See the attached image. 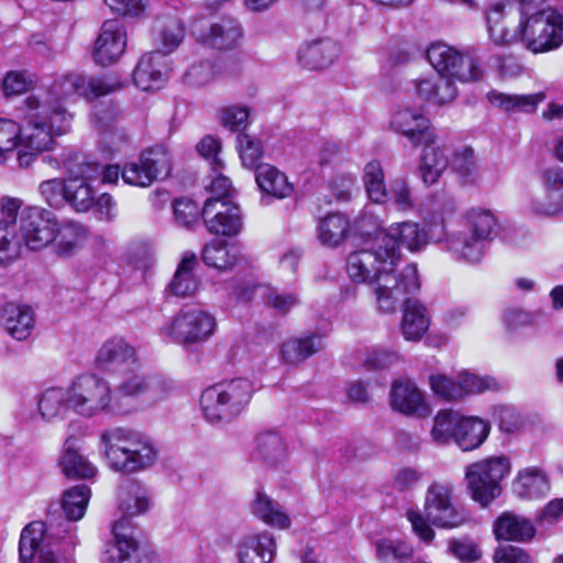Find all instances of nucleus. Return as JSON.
<instances>
[{
  "label": "nucleus",
  "instance_id": "nucleus-25",
  "mask_svg": "<svg viewBox=\"0 0 563 563\" xmlns=\"http://www.w3.org/2000/svg\"><path fill=\"white\" fill-rule=\"evenodd\" d=\"M389 401L395 411L405 416L426 418L431 412L424 393L409 378H399L393 382Z\"/></svg>",
  "mask_w": 563,
  "mask_h": 563
},
{
  "label": "nucleus",
  "instance_id": "nucleus-20",
  "mask_svg": "<svg viewBox=\"0 0 563 563\" xmlns=\"http://www.w3.org/2000/svg\"><path fill=\"white\" fill-rule=\"evenodd\" d=\"M95 364L103 373L118 375L140 367V360L133 345L123 338L113 336L102 343L96 355Z\"/></svg>",
  "mask_w": 563,
  "mask_h": 563
},
{
  "label": "nucleus",
  "instance_id": "nucleus-40",
  "mask_svg": "<svg viewBox=\"0 0 563 563\" xmlns=\"http://www.w3.org/2000/svg\"><path fill=\"white\" fill-rule=\"evenodd\" d=\"M37 407L45 421L63 420L71 410L69 388L51 387L45 389L38 398Z\"/></svg>",
  "mask_w": 563,
  "mask_h": 563
},
{
  "label": "nucleus",
  "instance_id": "nucleus-5",
  "mask_svg": "<svg viewBox=\"0 0 563 563\" xmlns=\"http://www.w3.org/2000/svg\"><path fill=\"white\" fill-rule=\"evenodd\" d=\"M520 22L515 27L516 43L522 42L533 53L555 49L563 44L562 15L552 9L534 11L543 0H515Z\"/></svg>",
  "mask_w": 563,
  "mask_h": 563
},
{
  "label": "nucleus",
  "instance_id": "nucleus-6",
  "mask_svg": "<svg viewBox=\"0 0 563 563\" xmlns=\"http://www.w3.org/2000/svg\"><path fill=\"white\" fill-rule=\"evenodd\" d=\"M148 508V494L139 483L129 482L120 487L119 510L122 518L112 526L115 542L106 550L104 563H125L131 560L139 544L133 536L130 518L146 512Z\"/></svg>",
  "mask_w": 563,
  "mask_h": 563
},
{
  "label": "nucleus",
  "instance_id": "nucleus-47",
  "mask_svg": "<svg viewBox=\"0 0 563 563\" xmlns=\"http://www.w3.org/2000/svg\"><path fill=\"white\" fill-rule=\"evenodd\" d=\"M196 265L197 257L194 253L184 255L169 284V289L175 296L188 297L195 294L198 288V279L194 274Z\"/></svg>",
  "mask_w": 563,
  "mask_h": 563
},
{
  "label": "nucleus",
  "instance_id": "nucleus-18",
  "mask_svg": "<svg viewBox=\"0 0 563 563\" xmlns=\"http://www.w3.org/2000/svg\"><path fill=\"white\" fill-rule=\"evenodd\" d=\"M99 164L82 158L78 166L67 165L70 177L66 186V203L77 212H87L95 205V191L89 179L97 176Z\"/></svg>",
  "mask_w": 563,
  "mask_h": 563
},
{
  "label": "nucleus",
  "instance_id": "nucleus-37",
  "mask_svg": "<svg viewBox=\"0 0 563 563\" xmlns=\"http://www.w3.org/2000/svg\"><path fill=\"white\" fill-rule=\"evenodd\" d=\"M515 4L511 1L499 0L490 3L486 9V22L490 40L497 45H511L516 43L515 29L509 30L503 21L511 13Z\"/></svg>",
  "mask_w": 563,
  "mask_h": 563
},
{
  "label": "nucleus",
  "instance_id": "nucleus-17",
  "mask_svg": "<svg viewBox=\"0 0 563 563\" xmlns=\"http://www.w3.org/2000/svg\"><path fill=\"white\" fill-rule=\"evenodd\" d=\"M453 486L450 483L433 482L427 489L424 511L429 521L441 528L461 526L465 517L452 500Z\"/></svg>",
  "mask_w": 563,
  "mask_h": 563
},
{
  "label": "nucleus",
  "instance_id": "nucleus-31",
  "mask_svg": "<svg viewBox=\"0 0 563 563\" xmlns=\"http://www.w3.org/2000/svg\"><path fill=\"white\" fill-rule=\"evenodd\" d=\"M185 37V26L183 22L170 15L157 16L152 27L153 44L157 53L165 58L166 55L178 48Z\"/></svg>",
  "mask_w": 563,
  "mask_h": 563
},
{
  "label": "nucleus",
  "instance_id": "nucleus-48",
  "mask_svg": "<svg viewBox=\"0 0 563 563\" xmlns=\"http://www.w3.org/2000/svg\"><path fill=\"white\" fill-rule=\"evenodd\" d=\"M253 512L266 525L278 529H286L291 522L283 506L261 492L253 503Z\"/></svg>",
  "mask_w": 563,
  "mask_h": 563
},
{
  "label": "nucleus",
  "instance_id": "nucleus-23",
  "mask_svg": "<svg viewBox=\"0 0 563 563\" xmlns=\"http://www.w3.org/2000/svg\"><path fill=\"white\" fill-rule=\"evenodd\" d=\"M23 201L19 198L3 197L0 209L3 222H0V264H8L18 258L22 247L18 233V212Z\"/></svg>",
  "mask_w": 563,
  "mask_h": 563
},
{
  "label": "nucleus",
  "instance_id": "nucleus-59",
  "mask_svg": "<svg viewBox=\"0 0 563 563\" xmlns=\"http://www.w3.org/2000/svg\"><path fill=\"white\" fill-rule=\"evenodd\" d=\"M66 186L67 179H47L38 185V194L49 207L58 209L66 202Z\"/></svg>",
  "mask_w": 563,
  "mask_h": 563
},
{
  "label": "nucleus",
  "instance_id": "nucleus-55",
  "mask_svg": "<svg viewBox=\"0 0 563 563\" xmlns=\"http://www.w3.org/2000/svg\"><path fill=\"white\" fill-rule=\"evenodd\" d=\"M236 147L243 166L256 170L262 165L263 146L260 140L242 133L236 136Z\"/></svg>",
  "mask_w": 563,
  "mask_h": 563
},
{
  "label": "nucleus",
  "instance_id": "nucleus-53",
  "mask_svg": "<svg viewBox=\"0 0 563 563\" xmlns=\"http://www.w3.org/2000/svg\"><path fill=\"white\" fill-rule=\"evenodd\" d=\"M375 550L382 563H406L413 553L409 543L397 539H380L375 543Z\"/></svg>",
  "mask_w": 563,
  "mask_h": 563
},
{
  "label": "nucleus",
  "instance_id": "nucleus-34",
  "mask_svg": "<svg viewBox=\"0 0 563 563\" xmlns=\"http://www.w3.org/2000/svg\"><path fill=\"white\" fill-rule=\"evenodd\" d=\"M276 542L267 531L245 536L239 543L240 563H271L275 556Z\"/></svg>",
  "mask_w": 563,
  "mask_h": 563
},
{
  "label": "nucleus",
  "instance_id": "nucleus-35",
  "mask_svg": "<svg viewBox=\"0 0 563 563\" xmlns=\"http://www.w3.org/2000/svg\"><path fill=\"white\" fill-rule=\"evenodd\" d=\"M58 465L68 478H91L97 473V467L80 453L78 439L70 435L63 445Z\"/></svg>",
  "mask_w": 563,
  "mask_h": 563
},
{
  "label": "nucleus",
  "instance_id": "nucleus-4",
  "mask_svg": "<svg viewBox=\"0 0 563 563\" xmlns=\"http://www.w3.org/2000/svg\"><path fill=\"white\" fill-rule=\"evenodd\" d=\"M63 536L53 525L32 521L21 532L19 554L21 563H69V556L77 544L74 527L63 522Z\"/></svg>",
  "mask_w": 563,
  "mask_h": 563
},
{
  "label": "nucleus",
  "instance_id": "nucleus-50",
  "mask_svg": "<svg viewBox=\"0 0 563 563\" xmlns=\"http://www.w3.org/2000/svg\"><path fill=\"white\" fill-rule=\"evenodd\" d=\"M285 453V443L278 433L268 431L261 433L256 438L253 459L263 461L268 465H274L284 459Z\"/></svg>",
  "mask_w": 563,
  "mask_h": 563
},
{
  "label": "nucleus",
  "instance_id": "nucleus-38",
  "mask_svg": "<svg viewBox=\"0 0 563 563\" xmlns=\"http://www.w3.org/2000/svg\"><path fill=\"white\" fill-rule=\"evenodd\" d=\"M340 45L332 40H319L300 47L298 60L307 69H322L340 55Z\"/></svg>",
  "mask_w": 563,
  "mask_h": 563
},
{
  "label": "nucleus",
  "instance_id": "nucleus-56",
  "mask_svg": "<svg viewBox=\"0 0 563 563\" xmlns=\"http://www.w3.org/2000/svg\"><path fill=\"white\" fill-rule=\"evenodd\" d=\"M42 106L45 109L43 115L54 136L69 131L73 115L59 102L49 100L48 103H42Z\"/></svg>",
  "mask_w": 563,
  "mask_h": 563
},
{
  "label": "nucleus",
  "instance_id": "nucleus-52",
  "mask_svg": "<svg viewBox=\"0 0 563 563\" xmlns=\"http://www.w3.org/2000/svg\"><path fill=\"white\" fill-rule=\"evenodd\" d=\"M363 181L367 196L373 202L384 203L387 201L385 174L378 161H371L365 165Z\"/></svg>",
  "mask_w": 563,
  "mask_h": 563
},
{
  "label": "nucleus",
  "instance_id": "nucleus-21",
  "mask_svg": "<svg viewBox=\"0 0 563 563\" xmlns=\"http://www.w3.org/2000/svg\"><path fill=\"white\" fill-rule=\"evenodd\" d=\"M390 128L396 133L407 137L413 146L437 139L429 118L418 107L400 106L390 119Z\"/></svg>",
  "mask_w": 563,
  "mask_h": 563
},
{
  "label": "nucleus",
  "instance_id": "nucleus-13",
  "mask_svg": "<svg viewBox=\"0 0 563 563\" xmlns=\"http://www.w3.org/2000/svg\"><path fill=\"white\" fill-rule=\"evenodd\" d=\"M427 58L437 73L460 81H477L483 77V70L476 57L468 53L461 54L444 43L430 45Z\"/></svg>",
  "mask_w": 563,
  "mask_h": 563
},
{
  "label": "nucleus",
  "instance_id": "nucleus-41",
  "mask_svg": "<svg viewBox=\"0 0 563 563\" xmlns=\"http://www.w3.org/2000/svg\"><path fill=\"white\" fill-rule=\"evenodd\" d=\"M416 90L420 98L434 104L450 102L455 99L457 93L452 77L440 75L439 73L434 77L418 81Z\"/></svg>",
  "mask_w": 563,
  "mask_h": 563
},
{
  "label": "nucleus",
  "instance_id": "nucleus-2",
  "mask_svg": "<svg viewBox=\"0 0 563 563\" xmlns=\"http://www.w3.org/2000/svg\"><path fill=\"white\" fill-rule=\"evenodd\" d=\"M100 442L109 466L125 474L142 472L157 460L158 451L153 441L136 431L111 428L101 432Z\"/></svg>",
  "mask_w": 563,
  "mask_h": 563
},
{
  "label": "nucleus",
  "instance_id": "nucleus-32",
  "mask_svg": "<svg viewBox=\"0 0 563 563\" xmlns=\"http://www.w3.org/2000/svg\"><path fill=\"white\" fill-rule=\"evenodd\" d=\"M199 41L217 49H230L238 46L242 38V27L236 20L223 18L219 22L211 23L201 29Z\"/></svg>",
  "mask_w": 563,
  "mask_h": 563
},
{
  "label": "nucleus",
  "instance_id": "nucleus-10",
  "mask_svg": "<svg viewBox=\"0 0 563 563\" xmlns=\"http://www.w3.org/2000/svg\"><path fill=\"white\" fill-rule=\"evenodd\" d=\"M217 329V319L200 308L180 310L161 328V334L181 345L208 341Z\"/></svg>",
  "mask_w": 563,
  "mask_h": 563
},
{
  "label": "nucleus",
  "instance_id": "nucleus-45",
  "mask_svg": "<svg viewBox=\"0 0 563 563\" xmlns=\"http://www.w3.org/2000/svg\"><path fill=\"white\" fill-rule=\"evenodd\" d=\"M490 426L476 417H463L456 433V444L463 451L475 450L487 439Z\"/></svg>",
  "mask_w": 563,
  "mask_h": 563
},
{
  "label": "nucleus",
  "instance_id": "nucleus-39",
  "mask_svg": "<svg viewBox=\"0 0 563 563\" xmlns=\"http://www.w3.org/2000/svg\"><path fill=\"white\" fill-rule=\"evenodd\" d=\"M90 497L91 490L85 484L75 485L69 489L65 490L62 498V509L65 514L66 519H60L56 523L51 521L47 526L53 525L54 527L59 529V536H63L62 525L63 522H67L74 527V531L76 532L77 528L73 522L78 521L84 517Z\"/></svg>",
  "mask_w": 563,
  "mask_h": 563
},
{
  "label": "nucleus",
  "instance_id": "nucleus-64",
  "mask_svg": "<svg viewBox=\"0 0 563 563\" xmlns=\"http://www.w3.org/2000/svg\"><path fill=\"white\" fill-rule=\"evenodd\" d=\"M21 126L9 119H0V162L20 143Z\"/></svg>",
  "mask_w": 563,
  "mask_h": 563
},
{
  "label": "nucleus",
  "instance_id": "nucleus-54",
  "mask_svg": "<svg viewBox=\"0 0 563 563\" xmlns=\"http://www.w3.org/2000/svg\"><path fill=\"white\" fill-rule=\"evenodd\" d=\"M87 236L88 229L81 223L67 221L60 227L57 224V252L60 255L73 253L77 245Z\"/></svg>",
  "mask_w": 563,
  "mask_h": 563
},
{
  "label": "nucleus",
  "instance_id": "nucleus-26",
  "mask_svg": "<svg viewBox=\"0 0 563 563\" xmlns=\"http://www.w3.org/2000/svg\"><path fill=\"white\" fill-rule=\"evenodd\" d=\"M125 46L126 33L123 24L115 19L107 20L95 42L93 59L98 65L109 66L122 56Z\"/></svg>",
  "mask_w": 563,
  "mask_h": 563
},
{
  "label": "nucleus",
  "instance_id": "nucleus-28",
  "mask_svg": "<svg viewBox=\"0 0 563 563\" xmlns=\"http://www.w3.org/2000/svg\"><path fill=\"white\" fill-rule=\"evenodd\" d=\"M255 181L262 192L263 205H269L272 199L289 198L294 194V185L286 174L269 164H262L256 168Z\"/></svg>",
  "mask_w": 563,
  "mask_h": 563
},
{
  "label": "nucleus",
  "instance_id": "nucleus-57",
  "mask_svg": "<svg viewBox=\"0 0 563 563\" xmlns=\"http://www.w3.org/2000/svg\"><path fill=\"white\" fill-rule=\"evenodd\" d=\"M457 385L459 389H461V398L470 394H478L499 388V384L494 377L477 376L470 372H462L457 375Z\"/></svg>",
  "mask_w": 563,
  "mask_h": 563
},
{
  "label": "nucleus",
  "instance_id": "nucleus-44",
  "mask_svg": "<svg viewBox=\"0 0 563 563\" xmlns=\"http://www.w3.org/2000/svg\"><path fill=\"white\" fill-rule=\"evenodd\" d=\"M322 349V336L311 334L285 341L280 349V355L284 362L288 364H298Z\"/></svg>",
  "mask_w": 563,
  "mask_h": 563
},
{
  "label": "nucleus",
  "instance_id": "nucleus-29",
  "mask_svg": "<svg viewBox=\"0 0 563 563\" xmlns=\"http://www.w3.org/2000/svg\"><path fill=\"white\" fill-rule=\"evenodd\" d=\"M168 64L166 58L157 52H150L140 58L134 73V85L141 90L158 89L167 80Z\"/></svg>",
  "mask_w": 563,
  "mask_h": 563
},
{
  "label": "nucleus",
  "instance_id": "nucleus-51",
  "mask_svg": "<svg viewBox=\"0 0 563 563\" xmlns=\"http://www.w3.org/2000/svg\"><path fill=\"white\" fill-rule=\"evenodd\" d=\"M461 419L462 416L456 411L450 409L438 411L430 431L432 440L438 444H446L452 440L456 442Z\"/></svg>",
  "mask_w": 563,
  "mask_h": 563
},
{
  "label": "nucleus",
  "instance_id": "nucleus-15",
  "mask_svg": "<svg viewBox=\"0 0 563 563\" xmlns=\"http://www.w3.org/2000/svg\"><path fill=\"white\" fill-rule=\"evenodd\" d=\"M112 395L118 398H133L151 406L164 400L169 394V386L159 377H147L141 373V366L117 375Z\"/></svg>",
  "mask_w": 563,
  "mask_h": 563
},
{
  "label": "nucleus",
  "instance_id": "nucleus-9",
  "mask_svg": "<svg viewBox=\"0 0 563 563\" xmlns=\"http://www.w3.org/2000/svg\"><path fill=\"white\" fill-rule=\"evenodd\" d=\"M71 410L85 418H92L110 409L112 388L96 374H81L69 386Z\"/></svg>",
  "mask_w": 563,
  "mask_h": 563
},
{
  "label": "nucleus",
  "instance_id": "nucleus-19",
  "mask_svg": "<svg viewBox=\"0 0 563 563\" xmlns=\"http://www.w3.org/2000/svg\"><path fill=\"white\" fill-rule=\"evenodd\" d=\"M207 230L216 235L234 236L242 229V217L238 205L232 200L209 198L201 209Z\"/></svg>",
  "mask_w": 563,
  "mask_h": 563
},
{
  "label": "nucleus",
  "instance_id": "nucleus-11",
  "mask_svg": "<svg viewBox=\"0 0 563 563\" xmlns=\"http://www.w3.org/2000/svg\"><path fill=\"white\" fill-rule=\"evenodd\" d=\"M18 233L22 249L42 250L56 240V217L38 206H22L18 212Z\"/></svg>",
  "mask_w": 563,
  "mask_h": 563
},
{
  "label": "nucleus",
  "instance_id": "nucleus-43",
  "mask_svg": "<svg viewBox=\"0 0 563 563\" xmlns=\"http://www.w3.org/2000/svg\"><path fill=\"white\" fill-rule=\"evenodd\" d=\"M545 98L542 91L531 95H507L493 90L487 93L489 102L506 112H534Z\"/></svg>",
  "mask_w": 563,
  "mask_h": 563
},
{
  "label": "nucleus",
  "instance_id": "nucleus-7",
  "mask_svg": "<svg viewBox=\"0 0 563 563\" xmlns=\"http://www.w3.org/2000/svg\"><path fill=\"white\" fill-rule=\"evenodd\" d=\"M253 385L250 379L236 377L207 387L200 396V406L210 423H225L241 415L251 401Z\"/></svg>",
  "mask_w": 563,
  "mask_h": 563
},
{
  "label": "nucleus",
  "instance_id": "nucleus-60",
  "mask_svg": "<svg viewBox=\"0 0 563 563\" xmlns=\"http://www.w3.org/2000/svg\"><path fill=\"white\" fill-rule=\"evenodd\" d=\"M262 297L265 303L273 309L286 313L299 303V296L296 291H284L273 287H266Z\"/></svg>",
  "mask_w": 563,
  "mask_h": 563
},
{
  "label": "nucleus",
  "instance_id": "nucleus-61",
  "mask_svg": "<svg viewBox=\"0 0 563 563\" xmlns=\"http://www.w3.org/2000/svg\"><path fill=\"white\" fill-rule=\"evenodd\" d=\"M453 169L462 177L466 184L475 183L477 178V167L473 148L464 147L455 153Z\"/></svg>",
  "mask_w": 563,
  "mask_h": 563
},
{
  "label": "nucleus",
  "instance_id": "nucleus-49",
  "mask_svg": "<svg viewBox=\"0 0 563 563\" xmlns=\"http://www.w3.org/2000/svg\"><path fill=\"white\" fill-rule=\"evenodd\" d=\"M240 258L238 247L221 241L208 243L202 251V260L206 265L219 271H225L236 265Z\"/></svg>",
  "mask_w": 563,
  "mask_h": 563
},
{
  "label": "nucleus",
  "instance_id": "nucleus-58",
  "mask_svg": "<svg viewBox=\"0 0 563 563\" xmlns=\"http://www.w3.org/2000/svg\"><path fill=\"white\" fill-rule=\"evenodd\" d=\"M402 355L383 346H373L366 353L363 364L367 369H387L402 362Z\"/></svg>",
  "mask_w": 563,
  "mask_h": 563
},
{
  "label": "nucleus",
  "instance_id": "nucleus-14",
  "mask_svg": "<svg viewBox=\"0 0 563 563\" xmlns=\"http://www.w3.org/2000/svg\"><path fill=\"white\" fill-rule=\"evenodd\" d=\"M172 170L170 156L162 145L143 151L136 162L128 163L122 168L125 184L146 188L154 181L165 178Z\"/></svg>",
  "mask_w": 563,
  "mask_h": 563
},
{
  "label": "nucleus",
  "instance_id": "nucleus-12",
  "mask_svg": "<svg viewBox=\"0 0 563 563\" xmlns=\"http://www.w3.org/2000/svg\"><path fill=\"white\" fill-rule=\"evenodd\" d=\"M124 84L112 75L88 78L71 73L57 79L52 86L51 100L69 101L78 97L98 98L121 89Z\"/></svg>",
  "mask_w": 563,
  "mask_h": 563
},
{
  "label": "nucleus",
  "instance_id": "nucleus-62",
  "mask_svg": "<svg viewBox=\"0 0 563 563\" xmlns=\"http://www.w3.org/2000/svg\"><path fill=\"white\" fill-rule=\"evenodd\" d=\"M109 10L122 18L140 19L144 16L150 0H102Z\"/></svg>",
  "mask_w": 563,
  "mask_h": 563
},
{
  "label": "nucleus",
  "instance_id": "nucleus-33",
  "mask_svg": "<svg viewBox=\"0 0 563 563\" xmlns=\"http://www.w3.org/2000/svg\"><path fill=\"white\" fill-rule=\"evenodd\" d=\"M0 323L9 335L22 341L27 339L34 329V312L26 305L9 302L1 310Z\"/></svg>",
  "mask_w": 563,
  "mask_h": 563
},
{
  "label": "nucleus",
  "instance_id": "nucleus-16",
  "mask_svg": "<svg viewBox=\"0 0 563 563\" xmlns=\"http://www.w3.org/2000/svg\"><path fill=\"white\" fill-rule=\"evenodd\" d=\"M25 124L21 126L20 143L34 152L49 151L54 144V134L45 121L42 102L35 96H29L20 108Z\"/></svg>",
  "mask_w": 563,
  "mask_h": 563
},
{
  "label": "nucleus",
  "instance_id": "nucleus-3",
  "mask_svg": "<svg viewBox=\"0 0 563 563\" xmlns=\"http://www.w3.org/2000/svg\"><path fill=\"white\" fill-rule=\"evenodd\" d=\"M497 229V219L490 210L472 208L463 225L450 233L444 251L459 263L477 265L496 238Z\"/></svg>",
  "mask_w": 563,
  "mask_h": 563
},
{
  "label": "nucleus",
  "instance_id": "nucleus-1",
  "mask_svg": "<svg viewBox=\"0 0 563 563\" xmlns=\"http://www.w3.org/2000/svg\"><path fill=\"white\" fill-rule=\"evenodd\" d=\"M397 266L385 252L378 236L371 247L351 253L346 262V271L352 282L374 285L377 307L384 313L396 311L397 302L406 290L420 287L416 264H408L400 272Z\"/></svg>",
  "mask_w": 563,
  "mask_h": 563
},
{
  "label": "nucleus",
  "instance_id": "nucleus-46",
  "mask_svg": "<svg viewBox=\"0 0 563 563\" xmlns=\"http://www.w3.org/2000/svg\"><path fill=\"white\" fill-rule=\"evenodd\" d=\"M350 221L340 212L328 213L318 225V238L323 245L335 247L349 235Z\"/></svg>",
  "mask_w": 563,
  "mask_h": 563
},
{
  "label": "nucleus",
  "instance_id": "nucleus-30",
  "mask_svg": "<svg viewBox=\"0 0 563 563\" xmlns=\"http://www.w3.org/2000/svg\"><path fill=\"white\" fill-rule=\"evenodd\" d=\"M512 492L526 500L544 498L551 492V477L539 466H528L518 471L512 481Z\"/></svg>",
  "mask_w": 563,
  "mask_h": 563
},
{
  "label": "nucleus",
  "instance_id": "nucleus-8",
  "mask_svg": "<svg viewBox=\"0 0 563 563\" xmlns=\"http://www.w3.org/2000/svg\"><path fill=\"white\" fill-rule=\"evenodd\" d=\"M510 470V460L505 455L489 456L466 466L465 478L472 498L483 507L488 506L500 495V483Z\"/></svg>",
  "mask_w": 563,
  "mask_h": 563
},
{
  "label": "nucleus",
  "instance_id": "nucleus-63",
  "mask_svg": "<svg viewBox=\"0 0 563 563\" xmlns=\"http://www.w3.org/2000/svg\"><path fill=\"white\" fill-rule=\"evenodd\" d=\"M562 520L563 498H554L547 503L534 518L536 525L541 531L552 530Z\"/></svg>",
  "mask_w": 563,
  "mask_h": 563
},
{
  "label": "nucleus",
  "instance_id": "nucleus-24",
  "mask_svg": "<svg viewBox=\"0 0 563 563\" xmlns=\"http://www.w3.org/2000/svg\"><path fill=\"white\" fill-rule=\"evenodd\" d=\"M382 241V246L389 254L391 262L396 265L400 262L399 244L406 246L410 252L420 251L426 245L424 229L417 223L405 221L389 227L388 231H382L377 234Z\"/></svg>",
  "mask_w": 563,
  "mask_h": 563
},
{
  "label": "nucleus",
  "instance_id": "nucleus-27",
  "mask_svg": "<svg viewBox=\"0 0 563 563\" xmlns=\"http://www.w3.org/2000/svg\"><path fill=\"white\" fill-rule=\"evenodd\" d=\"M420 287L412 290H406L402 298L397 302V308L404 306V316L401 321V333L407 341H419L427 332L430 325L426 307L415 298Z\"/></svg>",
  "mask_w": 563,
  "mask_h": 563
},
{
  "label": "nucleus",
  "instance_id": "nucleus-22",
  "mask_svg": "<svg viewBox=\"0 0 563 563\" xmlns=\"http://www.w3.org/2000/svg\"><path fill=\"white\" fill-rule=\"evenodd\" d=\"M539 180L543 196L531 199V212L547 217L563 213V167L550 166L542 169Z\"/></svg>",
  "mask_w": 563,
  "mask_h": 563
},
{
  "label": "nucleus",
  "instance_id": "nucleus-42",
  "mask_svg": "<svg viewBox=\"0 0 563 563\" xmlns=\"http://www.w3.org/2000/svg\"><path fill=\"white\" fill-rule=\"evenodd\" d=\"M435 141L437 139L432 142L420 143L423 145V150L419 168L422 181L428 186L437 183L449 165L448 156L441 147L435 145Z\"/></svg>",
  "mask_w": 563,
  "mask_h": 563
},
{
  "label": "nucleus",
  "instance_id": "nucleus-36",
  "mask_svg": "<svg viewBox=\"0 0 563 563\" xmlns=\"http://www.w3.org/2000/svg\"><path fill=\"white\" fill-rule=\"evenodd\" d=\"M494 533L497 540L529 542L536 536V526L523 516L505 511L496 519Z\"/></svg>",
  "mask_w": 563,
  "mask_h": 563
}]
</instances>
